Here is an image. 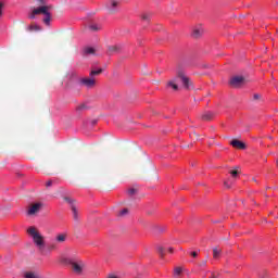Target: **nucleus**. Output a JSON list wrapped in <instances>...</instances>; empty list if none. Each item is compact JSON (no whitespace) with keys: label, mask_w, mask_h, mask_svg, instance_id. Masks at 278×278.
Returning <instances> with one entry per match:
<instances>
[{"label":"nucleus","mask_w":278,"mask_h":278,"mask_svg":"<svg viewBox=\"0 0 278 278\" xmlns=\"http://www.w3.org/2000/svg\"><path fill=\"white\" fill-rule=\"evenodd\" d=\"M37 1H39V3H42V4H45V3H46V1H45V0H37Z\"/></svg>","instance_id":"30"},{"label":"nucleus","mask_w":278,"mask_h":278,"mask_svg":"<svg viewBox=\"0 0 278 278\" xmlns=\"http://www.w3.org/2000/svg\"><path fill=\"white\" fill-rule=\"evenodd\" d=\"M199 255V253L197 252H191V257H197Z\"/></svg>","instance_id":"28"},{"label":"nucleus","mask_w":278,"mask_h":278,"mask_svg":"<svg viewBox=\"0 0 278 278\" xmlns=\"http://www.w3.org/2000/svg\"><path fill=\"white\" fill-rule=\"evenodd\" d=\"M239 175H240V172H238V169H231L230 170V179L225 180L224 186H226V188H231V186H233V182L236 181V179H238Z\"/></svg>","instance_id":"5"},{"label":"nucleus","mask_w":278,"mask_h":278,"mask_svg":"<svg viewBox=\"0 0 278 278\" xmlns=\"http://www.w3.org/2000/svg\"><path fill=\"white\" fill-rule=\"evenodd\" d=\"M89 29L91 31H99L101 29V24L98 23H91L89 24Z\"/></svg>","instance_id":"13"},{"label":"nucleus","mask_w":278,"mask_h":278,"mask_svg":"<svg viewBox=\"0 0 278 278\" xmlns=\"http://www.w3.org/2000/svg\"><path fill=\"white\" fill-rule=\"evenodd\" d=\"M262 96H260V93H255L254 96H253V99H255V100H257V99H260Z\"/></svg>","instance_id":"27"},{"label":"nucleus","mask_w":278,"mask_h":278,"mask_svg":"<svg viewBox=\"0 0 278 278\" xmlns=\"http://www.w3.org/2000/svg\"><path fill=\"white\" fill-rule=\"evenodd\" d=\"M182 271H184V269L181 267H176L174 269L175 277H179V275H181Z\"/></svg>","instance_id":"19"},{"label":"nucleus","mask_w":278,"mask_h":278,"mask_svg":"<svg viewBox=\"0 0 278 278\" xmlns=\"http://www.w3.org/2000/svg\"><path fill=\"white\" fill-rule=\"evenodd\" d=\"M28 31H40V26L38 24H31L27 27Z\"/></svg>","instance_id":"14"},{"label":"nucleus","mask_w":278,"mask_h":278,"mask_svg":"<svg viewBox=\"0 0 278 278\" xmlns=\"http://www.w3.org/2000/svg\"><path fill=\"white\" fill-rule=\"evenodd\" d=\"M168 252H169V253H173V248H169V249H168Z\"/></svg>","instance_id":"31"},{"label":"nucleus","mask_w":278,"mask_h":278,"mask_svg":"<svg viewBox=\"0 0 278 278\" xmlns=\"http://www.w3.org/2000/svg\"><path fill=\"white\" fill-rule=\"evenodd\" d=\"M231 147H233V149H239L240 151H243V149H247V144H244V142L233 139L232 141H230Z\"/></svg>","instance_id":"9"},{"label":"nucleus","mask_w":278,"mask_h":278,"mask_svg":"<svg viewBox=\"0 0 278 278\" xmlns=\"http://www.w3.org/2000/svg\"><path fill=\"white\" fill-rule=\"evenodd\" d=\"M141 18H142V21H149V18H151V15L144 13L141 15Z\"/></svg>","instance_id":"24"},{"label":"nucleus","mask_w":278,"mask_h":278,"mask_svg":"<svg viewBox=\"0 0 278 278\" xmlns=\"http://www.w3.org/2000/svg\"><path fill=\"white\" fill-rule=\"evenodd\" d=\"M127 192H128L129 197H134V194H136L137 190L135 188H130V189H128Z\"/></svg>","instance_id":"23"},{"label":"nucleus","mask_w":278,"mask_h":278,"mask_svg":"<svg viewBox=\"0 0 278 278\" xmlns=\"http://www.w3.org/2000/svg\"><path fill=\"white\" fill-rule=\"evenodd\" d=\"M27 233L30 236V238H33L35 244L39 247V249L45 247V239L40 236L37 227L30 226L27 229Z\"/></svg>","instance_id":"3"},{"label":"nucleus","mask_w":278,"mask_h":278,"mask_svg":"<svg viewBox=\"0 0 278 278\" xmlns=\"http://www.w3.org/2000/svg\"><path fill=\"white\" fill-rule=\"evenodd\" d=\"M207 276H208V278H216V276L211 271L207 273Z\"/></svg>","instance_id":"26"},{"label":"nucleus","mask_w":278,"mask_h":278,"mask_svg":"<svg viewBox=\"0 0 278 278\" xmlns=\"http://www.w3.org/2000/svg\"><path fill=\"white\" fill-rule=\"evenodd\" d=\"M116 5H118V0H109L106 8H109V10H115Z\"/></svg>","instance_id":"12"},{"label":"nucleus","mask_w":278,"mask_h":278,"mask_svg":"<svg viewBox=\"0 0 278 278\" xmlns=\"http://www.w3.org/2000/svg\"><path fill=\"white\" fill-rule=\"evenodd\" d=\"M129 214V210L123 208L118 212L117 216H127Z\"/></svg>","instance_id":"20"},{"label":"nucleus","mask_w":278,"mask_h":278,"mask_svg":"<svg viewBox=\"0 0 278 278\" xmlns=\"http://www.w3.org/2000/svg\"><path fill=\"white\" fill-rule=\"evenodd\" d=\"M41 207H42V203H40V202L31 204L27 210L28 216H34V214H38V212H40Z\"/></svg>","instance_id":"7"},{"label":"nucleus","mask_w":278,"mask_h":278,"mask_svg":"<svg viewBox=\"0 0 278 278\" xmlns=\"http://www.w3.org/2000/svg\"><path fill=\"white\" fill-rule=\"evenodd\" d=\"M65 201H67L70 203V205H72L73 216H74L75 220H77V218H78V216H77V207H75V204H73V199L65 198Z\"/></svg>","instance_id":"11"},{"label":"nucleus","mask_w":278,"mask_h":278,"mask_svg":"<svg viewBox=\"0 0 278 278\" xmlns=\"http://www.w3.org/2000/svg\"><path fill=\"white\" fill-rule=\"evenodd\" d=\"M2 10H3V3L0 2V16L2 14Z\"/></svg>","instance_id":"29"},{"label":"nucleus","mask_w":278,"mask_h":278,"mask_svg":"<svg viewBox=\"0 0 278 278\" xmlns=\"http://www.w3.org/2000/svg\"><path fill=\"white\" fill-rule=\"evenodd\" d=\"M46 186H47V188H51V186H53V181L52 180L47 181Z\"/></svg>","instance_id":"25"},{"label":"nucleus","mask_w":278,"mask_h":278,"mask_svg":"<svg viewBox=\"0 0 278 278\" xmlns=\"http://www.w3.org/2000/svg\"><path fill=\"white\" fill-rule=\"evenodd\" d=\"M87 109H88V106H86V104H84V103L76 106L77 112H81V110H87Z\"/></svg>","instance_id":"21"},{"label":"nucleus","mask_w":278,"mask_h":278,"mask_svg":"<svg viewBox=\"0 0 278 278\" xmlns=\"http://www.w3.org/2000/svg\"><path fill=\"white\" fill-rule=\"evenodd\" d=\"M242 84H244V77L242 76H233L230 79V86H232L233 88H240Z\"/></svg>","instance_id":"8"},{"label":"nucleus","mask_w":278,"mask_h":278,"mask_svg":"<svg viewBox=\"0 0 278 278\" xmlns=\"http://www.w3.org/2000/svg\"><path fill=\"white\" fill-rule=\"evenodd\" d=\"M102 70L91 71L90 77H94V75H101Z\"/></svg>","instance_id":"22"},{"label":"nucleus","mask_w":278,"mask_h":278,"mask_svg":"<svg viewBox=\"0 0 278 278\" xmlns=\"http://www.w3.org/2000/svg\"><path fill=\"white\" fill-rule=\"evenodd\" d=\"M66 241V233H60L56 236V242H65Z\"/></svg>","instance_id":"16"},{"label":"nucleus","mask_w":278,"mask_h":278,"mask_svg":"<svg viewBox=\"0 0 278 278\" xmlns=\"http://www.w3.org/2000/svg\"><path fill=\"white\" fill-rule=\"evenodd\" d=\"M177 81H182V85L185 88H190V78L186 77L184 73H179L178 76L174 79L168 81L167 86L168 88H172L173 90H178Z\"/></svg>","instance_id":"4"},{"label":"nucleus","mask_w":278,"mask_h":278,"mask_svg":"<svg viewBox=\"0 0 278 278\" xmlns=\"http://www.w3.org/2000/svg\"><path fill=\"white\" fill-rule=\"evenodd\" d=\"M59 262L60 264H64V266H72V270L75 273V275H84V268H86V265L83 261L75 260L66 255H61L59 257Z\"/></svg>","instance_id":"1"},{"label":"nucleus","mask_w":278,"mask_h":278,"mask_svg":"<svg viewBox=\"0 0 278 278\" xmlns=\"http://www.w3.org/2000/svg\"><path fill=\"white\" fill-rule=\"evenodd\" d=\"M80 84H83V86H86L87 88H93L96 81L93 78H83L80 79Z\"/></svg>","instance_id":"10"},{"label":"nucleus","mask_w":278,"mask_h":278,"mask_svg":"<svg viewBox=\"0 0 278 278\" xmlns=\"http://www.w3.org/2000/svg\"><path fill=\"white\" fill-rule=\"evenodd\" d=\"M213 257L214 260H218L220 257V249H214L213 250Z\"/></svg>","instance_id":"18"},{"label":"nucleus","mask_w":278,"mask_h":278,"mask_svg":"<svg viewBox=\"0 0 278 278\" xmlns=\"http://www.w3.org/2000/svg\"><path fill=\"white\" fill-rule=\"evenodd\" d=\"M51 10V7L49 5H42L39 8H36L31 11V13L28 15L29 18L34 20L36 18V16H38V14H43V23L45 25H51V12H49Z\"/></svg>","instance_id":"2"},{"label":"nucleus","mask_w":278,"mask_h":278,"mask_svg":"<svg viewBox=\"0 0 278 278\" xmlns=\"http://www.w3.org/2000/svg\"><path fill=\"white\" fill-rule=\"evenodd\" d=\"M92 53H94V48L87 47L84 49L85 55H91Z\"/></svg>","instance_id":"17"},{"label":"nucleus","mask_w":278,"mask_h":278,"mask_svg":"<svg viewBox=\"0 0 278 278\" xmlns=\"http://www.w3.org/2000/svg\"><path fill=\"white\" fill-rule=\"evenodd\" d=\"M24 278H40V276H38L34 271H26V273H24Z\"/></svg>","instance_id":"15"},{"label":"nucleus","mask_w":278,"mask_h":278,"mask_svg":"<svg viewBox=\"0 0 278 278\" xmlns=\"http://www.w3.org/2000/svg\"><path fill=\"white\" fill-rule=\"evenodd\" d=\"M205 29L203 28V25L199 24L192 28L191 36L192 38H201L203 36Z\"/></svg>","instance_id":"6"}]
</instances>
